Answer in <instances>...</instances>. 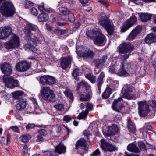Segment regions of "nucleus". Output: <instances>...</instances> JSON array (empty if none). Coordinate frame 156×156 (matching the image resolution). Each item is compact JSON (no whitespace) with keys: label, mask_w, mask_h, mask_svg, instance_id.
Segmentation results:
<instances>
[{"label":"nucleus","mask_w":156,"mask_h":156,"mask_svg":"<svg viewBox=\"0 0 156 156\" xmlns=\"http://www.w3.org/2000/svg\"><path fill=\"white\" fill-rule=\"evenodd\" d=\"M120 58L122 60L120 65V69L117 74L119 76H127L129 75L128 72L129 63L126 60L131 55L130 53L135 49L134 45L130 43H124L119 47Z\"/></svg>","instance_id":"obj_1"},{"label":"nucleus","mask_w":156,"mask_h":156,"mask_svg":"<svg viewBox=\"0 0 156 156\" xmlns=\"http://www.w3.org/2000/svg\"><path fill=\"white\" fill-rule=\"evenodd\" d=\"M1 69L5 75L3 76V81L8 88H13L19 86L18 81L9 76L12 73V70L9 63H5L1 66Z\"/></svg>","instance_id":"obj_2"},{"label":"nucleus","mask_w":156,"mask_h":156,"mask_svg":"<svg viewBox=\"0 0 156 156\" xmlns=\"http://www.w3.org/2000/svg\"><path fill=\"white\" fill-rule=\"evenodd\" d=\"M80 94V99L81 101H89L91 96V92L90 86L84 82H79L77 84L76 89Z\"/></svg>","instance_id":"obj_3"},{"label":"nucleus","mask_w":156,"mask_h":156,"mask_svg":"<svg viewBox=\"0 0 156 156\" xmlns=\"http://www.w3.org/2000/svg\"><path fill=\"white\" fill-rule=\"evenodd\" d=\"M86 34L90 38L93 39L94 43L95 45L100 46L101 44H104L105 37L98 27H94L90 31H87Z\"/></svg>","instance_id":"obj_4"},{"label":"nucleus","mask_w":156,"mask_h":156,"mask_svg":"<svg viewBox=\"0 0 156 156\" xmlns=\"http://www.w3.org/2000/svg\"><path fill=\"white\" fill-rule=\"evenodd\" d=\"M38 27L37 26L28 23L25 28L23 29L25 36V38L28 41H31L34 44H36L39 42L37 37L34 34L31 33L30 30L35 31L37 30Z\"/></svg>","instance_id":"obj_5"},{"label":"nucleus","mask_w":156,"mask_h":156,"mask_svg":"<svg viewBox=\"0 0 156 156\" xmlns=\"http://www.w3.org/2000/svg\"><path fill=\"white\" fill-rule=\"evenodd\" d=\"M0 11L2 15L6 17L12 16L15 12L13 5L9 2H5L3 3L1 6Z\"/></svg>","instance_id":"obj_6"},{"label":"nucleus","mask_w":156,"mask_h":156,"mask_svg":"<svg viewBox=\"0 0 156 156\" xmlns=\"http://www.w3.org/2000/svg\"><path fill=\"white\" fill-rule=\"evenodd\" d=\"M41 96L44 100L51 102H54L56 101V95L54 91L49 87H44L41 90Z\"/></svg>","instance_id":"obj_7"},{"label":"nucleus","mask_w":156,"mask_h":156,"mask_svg":"<svg viewBox=\"0 0 156 156\" xmlns=\"http://www.w3.org/2000/svg\"><path fill=\"white\" fill-rule=\"evenodd\" d=\"M99 23L105 28L109 35L113 34L114 29L113 24L112 21L107 16H102L99 21Z\"/></svg>","instance_id":"obj_8"},{"label":"nucleus","mask_w":156,"mask_h":156,"mask_svg":"<svg viewBox=\"0 0 156 156\" xmlns=\"http://www.w3.org/2000/svg\"><path fill=\"white\" fill-rule=\"evenodd\" d=\"M137 104L139 115L142 117H145L150 112L149 105L145 101H139Z\"/></svg>","instance_id":"obj_9"},{"label":"nucleus","mask_w":156,"mask_h":156,"mask_svg":"<svg viewBox=\"0 0 156 156\" xmlns=\"http://www.w3.org/2000/svg\"><path fill=\"white\" fill-rule=\"evenodd\" d=\"M20 44L19 37L14 34H12L10 40L5 44V47L8 49L17 48Z\"/></svg>","instance_id":"obj_10"},{"label":"nucleus","mask_w":156,"mask_h":156,"mask_svg":"<svg viewBox=\"0 0 156 156\" xmlns=\"http://www.w3.org/2000/svg\"><path fill=\"white\" fill-rule=\"evenodd\" d=\"M137 21V18L135 16H133L125 21L121 28V31L124 32L133 26Z\"/></svg>","instance_id":"obj_11"},{"label":"nucleus","mask_w":156,"mask_h":156,"mask_svg":"<svg viewBox=\"0 0 156 156\" xmlns=\"http://www.w3.org/2000/svg\"><path fill=\"white\" fill-rule=\"evenodd\" d=\"M132 88L128 85H125L122 90V97L128 99H131L133 98H136V94H132L131 92L132 91Z\"/></svg>","instance_id":"obj_12"},{"label":"nucleus","mask_w":156,"mask_h":156,"mask_svg":"<svg viewBox=\"0 0 156 156\" xmlns=\"http://www.w3.org/2000/svg\"><path fill=\"white\" fill-rule=\"evenodd\" d=\"M12 34V30L9 26H5L0 28V39H4Z\"/></svg>","instance_id":"obj_13"},{"label":"nucleus","mask_w":156,"mask_h":156,"mask_svg":"<svg viewBox=\"0 0 156 156\" xmlns=\"http://www.w3.org/2000/svg\"><path fill=\"white\" fill-rule=\"evenodd\" d=\"M101 147L105 151L112 152L117 149L116 147L108 142H106L104 139H102L101 140Z\"/></svg>","instance_id":"obj_14"},{"label":"nucleus","mask_w":156,"mask_h":156,"mask_svg":"<svg viewBox=\"0 0 156 156\" xmlns=\"http://www.w3.org/2000/svg\"><path fill=\"white\" fill-rule=\"evenodd\" d=\"M30 63L26 61H20L16 65L17 70L19 72H25L27 71L30 68Z\"/></svg>","instance_id":"obj_15"},{"label":"nucleus","mask_w":156,"mask_h":156,"mask_svg":"<svg viewBox=\"0 0 156 156\" xmlns=\"http://www.w3.org/2000/svg\"><path fill=\"white\" fill-rule=\"evenodd\" d=\"M142 30V26L140 25L137 26L128 35L126 39L127 40L131 41L134 39L137 35L141 32Z\"/></svg>","instance_id":"obj_16"},{"label":"nucleus","mask_w":156,"mask_h":156,"mask_svg":"<svg viewBox=\"0 0 156 156\" xmlns=\"http://www.w3.org/2000/svg\"><path fill=\"white\" fill-rule=\"evenodd\" d=\"M108 58L107 55H104L100 59L97 58L93 60V62L95 67L99 70L98 72H95V73L97 74L99 72L100 70L99 68L100 67L102 66L106 62Z\"/></svg>","instance_id":"obj_17"},{"label":"nucleus","mask_w":156,"mask_h":156,"mask_svg":"<svg viewBox=\"0 0 156 156\" xmlns=\"http://www.w3.org/2000/svg\"><path fill=\"white\" fill-rule=\"evenodd\" d=\"M72 60V58L69 56L62 57L60 62L61 66L64 69H66L71 64Z\"/></svg>","instance_id":"obj_18"},{"label":"nucleus","mask_w":156,"mask_h":156,"mask_svg":"<svg viewBox=\"0 0 156 156\" xmlns=\"http://www.w3.org/2000/svg\"><path fill=\"white\" fill-rule=\"evenodd\" d=\"M76 52L78 55L80 57L92 58L94 55V53L92 50L88 48L85 50L83 52L77 51V50H76Z\"/></svg>","instance_id":"obj_19"},{"label":"nucleus","mask_w":156,"mask_h":156,"mask_svg":"<svg viewBox=\"0 0 156 156\" xmlns=\"http://www.w3.org/2000/svg\"><path fill=\"white\" fill-rule=\"evenodd\" d=\"M118 130V128L116 126H112L108 128V130L104 133L105 137H109L115 135Z\"/></svg>","instance_id":"obj_20"},{"label":"nucleus","mask_w":156,"mask_h":156,"mask_svg":"<svg viewBox=\"0 0 156 156\" xmlns=\"http://www.w3.org/2000/svg\"><path fill=\"white\" fill-rule=\"evenodd\" d=\"M26 106V101L23 98L19 99L17 100L16 104V107L18 110L21 111L24 109Z\"/></svg>","instance_id":"obj_21"},{"label":"nucleus","mask_w":156,"mask_h":156,"mask_svg":"<svg viewBox=\"0 0 156 156\" xmlns=\"http://www.w3.org/2000/svg\"><path fill=\"white\" fill-rule=\"evenodd\" d=\"M145 41L147 43H151L156 42V34L150 33L147 35L145 38Z\"/></svg>","instance_id":"obj_22"},{"label":"nucleus","mask_w":156,"mask_h":156,"mask_svg":"<svg viewBox=\"0 0 156 156\" xmlns=\"http://www.w3.org/2000/svg\"><path fill=\"white\" fill-rule=\"evenodd\" d=\"M87 144L86 141L85 139L84 138H81L76 142V149H78L79 148V147L80 146L83 147L84 149H85L87 147Z\"/></svg>","instance_id":"obj_23"},{"label":"nucleus","mask_w":156,"mask_h":156,"mask_svg":"<svg viewBox=\"0 0 156 156\" xmlns=\"http://www.w3.org/2000/svg\"><path fill=\"white\" fill-rule=\"evenodd\" d=\"M105 77L104 73L103 72H102L101 73L97 80V86H98V90H99V92H101V85L103 83V79Z\"/></svg>","instance_id":"obj_24"},{"label":"nucleus","mask_w":156,"mask_h":156,"mask_svg":"<svg viewBox=\"0 0 156 156\" xmlns=\"http://www.w3.org/2000/svg\"><path fill=\"white\" fill-rule=\"evenodd\" d=\"M55 150V152L61 154L62 153H64L66 152V148L65 146L62 144L61 143H60L58 145L56 146Z\"/></svg>","instance_id":"obj_25"},{"label":"nucleus","mask_w":156,"mask_h":156,"mask_svg":"<svg viewBox=\"0 0 156 156\" xmlns=\"http://www.w3.org/2000/svg\"><path fill=\"white\" fill-rule=\"evenodd\" d=\"M128 150L129 151L138 153L140 151L138 147L133 143L130 144L127 147Z\"/></svg>","instance_id":"obj_26"},{"label":"nucleus","mask_w":156,"mask_h":156,"mask_svg":"<svg viewBox=\"0 0 156 156\" xmlns=\"http://www.w3.org/2000/svg\"><path fill=\"white\" fill-rule=\"evenodd\" d=\"M121 98H119L118 99L114 100L112 105V107L114 110L118 111V108H120V105H121Z\"/></svg>","instance_id":"obj_27"},{"label":"nucleus","mask_w":156,"mask_h":156,"mask_svg":"<svg viewBox=\"0 0 156 156\" xmlns=\"http://www.w3.org/2000/svg\"><path fill=\"white\" fill-rule=\"evenodd\" d=\"M152 15L149 13L141 14L140 17L142 21L146 22L149 20L151 18Z\"/></svg>","instance_id":"obj_28"},{"label":"nucleus","mask_w":156,"mask_h":156,"mask_svg":"<svg viewBox=\"0 0 156 156\" xmlns=\"http://www.w3.org/2000/svg\"><path fill=\"white\" fill-rule=\"evenodd\" d=\"M49 16L48 15L45 13H42L40 14L38 18L39 22L46 21L48 20Z\"/></svg>","instance_id":"obj_29"},{"label":"nucleus","mask_w":156,"mask_h":156,"mask_svg":"<svg viewBox=\"0 0 156 156\" xmlns=\"http://www.w3.org/2000/svg\"><path fill=\"white\" fill-rule=\"evenodd\" d=\"M127 127L129 130L133 133L136 131V128L135 125L131 120H129L127 123Z\"/></svg>","instance_id":"obj_30"},{"label":"nucleus","mask_w":156,"mask_h":156,"mask_svg":"<svg viewBox=\"0 0 156 156\" xmlns=\"http://www.w3.org/2000/svg\"><path fill=\"white\" fill-rule=\"evenodd\" d=\"M63 93L67 97L73 100L74 99L73 96L70 90L68 87H66L65 90L63 91Z\"/></svg>","instance_id":"obj_31"},{"label":"nucleus","mask_w":156,"mask_h":156,"mask_svg":"<svg viewBox=\"0 0 156 156\" xmlns=\"http://www.w3.org/2000/svg\"><path fill=\"white\" fill-rule=\"evenodd\" d=\"M112 90L111 88L107 87L102 94V98L105 99L108 98L112 93Z\"/></svg>","instance_id":"obj_32"},{"label":"nucleus","mask_w":156,"mask_h":156,"mask_svg":"<svg viewBox=\"0 0 156 156\" xmlns=\"http://www.w3.org/2000/svg\"><path fill=\"white\" fill-rule=\"evenodd\" d=\"M118 66L116 64H112L109 67V71L112 73L117 74Z\"/></svg>","instance_id":"obj_33"},{"label":"nucleus","mask_w":156,"mask_h":156,"mask_svg":"<svg viewBox=\"0 0 156 156\" xmlns=\"http://www.w3.org/2000/svg\"><path fill=\"white\" fill-rule=\"evenodd\" d=\"M88 114L87 111H83L79 114L77 118L79 120L84 119L86 118Z\"/></svg>","instance_id":"obj_34"},{"label":"nucleus","mask_w":156,"mask_h":156,"mask_svg":"<svg viewBox=\"0 0 156 156\" xmlns=\"http://www.w3.org/2000/svg\"><path fill=\"white\" fill-rule=\"evenodd\" d=\"M53 107L58 111L62 112L64 110V105L62 103H59L54 105Z\"/></svg>","instance_id":"obj_35"},{"label":"nucleus","mask_w":156,"mask_h":156,"mask_svg":"<svg viewBox=\"0 0 156 156\" xmlns=\"http://www.w3.org/2000/svg\"><path fill=\"white\" fill-rule=\"evenodd\" d=\"M72 75L74 78L77 81L79 80V69H75L72 72Z\"/></svg>","instance_id":"obj_36"},{"label":"nucleus","mask_w":156,"mask_h":156,"mask_svg":"<svg viewBox=\"0 0 156 156\" xmlns=\"http://www.w3.org/2000/svg\"><path fill=\"white\" fill-rule=\"evenodd\" d=\"M47 82H48V85H50L55 84L56 82L54 77L47 75Z\"/></svg>","instance_id":"obj_37"},{"label":"nucleus","mask_w":156,"mask_h":156,"mask_svg":"<svg viewBox=\"0 0 156 156\" xmlns=\"http://www.w3.org/2000/svg\"><path fill=\"white\" fill-rule=\"evenodd\" d=\"M23 94V93L22 91H16L12 93V95L14 98L16 99H18L20 96Z\"/></svg>","instance_id":"obj_38"},{"label":"nucleus","mask_w":156,"mask_h":156,"mask_svg":"<svg viewBox=\"0 0 156 156\" xmlns=\"http://www.w3.org/2000/svg\"><path fill=\"white\" fill-rule=\"evenodd\" d=\"M40 82L44 85H48L47 82V75H44L41 77L40 79Z\"/></svg>","instance_id":"obj_39"},{"label":"nucleus","mask_w":156,"mask_h":156,"mask_svg":"<svg viewBox=\"0 0 156 156\" xmlns=\"http://www.w3.org/2000/svg\"><path fill=\"white\" fill-rule=\"evenodd\" d=\"M92 83H94L96 81V78L94 76L88 74L85 76Z\"/></svg>","instance_id":"obj_40"},{"label":"nucleus","mask_w":156,"mask_h":156,"mask_svg":"<svg viewBox=\"0 0 156 156\" xmlns=\"http://www.w3.org/2000/svg\"><path fill=\"white\" fill-rule=\"evenodd\" d=\"M59 11L61 13H63L64 15L68 14L70 13L69 10L67 8L64 7L60 8Z\"/></svg>","instance_id":"obj_41"},{"label":"nucleus","mask_w":156,"mask_h":156,"mask_svg":"<svg viewBox=\"0 0 156 156\" xmlns=\"http://www.w3.org/2000/svg\"><path fill=\"white\" fill-rule=\"evenodd\" d=\"M68 30H61L60 29H57L55 31V33L58 35H60L63 34L67 32Z\"/></svg>","instance_id":"obj_42"},{"label":"nucleus","mask_w":156,"mask_h":156,"mask_svg":"<svg viewBox=\"0 0 156 156\" xmlns=\"http://www.w3.org/2000/svg\"><path fill=\"white\" fill-rule=\"evenodd\" d=\"M30 136L29 135H24L20 137L21 140L24 143L28 142Z\"/></svg>","instance_id":"obj_43"},{"label":"nucleus","mask_w":156,"mask_h":156,"mask_svg":"<svg viewBox=\"0 0 156 156\" xmlns=\"http://www.w3.org/2000/svg\"><path fill=\"white\" fill-rule=\"evenodd\" d=\"M34 5L33 3L30 1L26 0L24 3V5L26 8H28Z\"/></svg>","instance_id":"obj_44"},{"label":"nucleus","mask_w":156,"mask_h":156,"mask_svg":"<svg viewBox=\"0 0 156 156\" xmlns=\"http://www.w3.org/2000/svg\"><path fill=\"white\" fill-rule=\"evenodd\" d=\"M30 13L33 15L37 16L38 13L37 9L34 7L32 8L30 10Z\"/></svg>","instance_id":"obj_45"},{"label":"nucleus","mask_w":156,"mask_h":156,"mask_svg":"<svg viewBox=\"0 0 156 156\" xmlns=\"http://www.w3.org/2000/svg\"><path fill=\"white\" fill-rule=\"evenodd\" d=\"M69 21L71 22H73L75 21V19L73 13H69L68 14Z\"/></svg>","instance_id":"obj_46"},{"label":"nucleus","mask_w":156,"mask_h":156,"mask_svg":"<svg viewBox=\"0 0 156 156\" xmlns=\"http://www.w3.org/2000/svg\"><path fill=\"white\" fill-rule=\"evenodd\" d=\"M138 146L141 149L145 150L146 147L145 144L142 141H139L138 142Z\"/></svg>","instance_id":"obj_47"},{"label":"nucleus","mask_w":156,"mask_h":156,"mask_svg":"<svg viewBox=\"0 0 156 156\" xmlns=\"http://www.w3.org/2000/svg\"><path fill=\"white\" fill-rule=\"evenodd\" d=\"M72 117L71 116L69 115H66L64 116L63 120L66 121L67 123H68L72 120Z\"/></svg>","instance_id":"obj_48"},{"label":"nucleus","mask_w":156,"mask_h":156,"mask_svg":"<svg viewBox=\"0 0 156 156\" xmlns=\"http://www.w3.org/2000/svg\"><path fill=\"white\" fill-rule=\"evenodd\" d=\"M86 110L85 111H87L88 112L89 111H91L92 110L93 108V106L92 104L90 103H87L86 106Z\"/></svg>","instance_id":"obj_49"},{"label":"nucleus","mask_w":156,"mask_h":156,"mask_svg":"<svg viewBox=\"0 0 156 156\" xmlns=\"http://www.w3.org/2000/svg\"><path fill=\"white\" fill-rule=\"evenodd\" d=\"M100 154V152L99 149H97L91 154L90 156H97L99 155Z\"/></svg>","instance_id":"obj_50"},{"label":"nucleus","mask_w":156,"mask_h":156,"mask_svg":"<svg viewBox=\"0 0 156 156\" xmlns=\"http://www.w3.org/2000/svg\"><path fill=\"white\" fill-rule=\"evenodd\" d=\"M99 2L106 7H108L109 5V3L106 0H100Z\"/></svg>","instance_id":"obj_51"},{"label":"nucleus","mask_w":156,"mask_h":156,"mask_svg":"<svg viewBox=\"0 0 156 156\" xmlns=\"http://www.w3.org/2000/svg\"><path fill=\"white\" fill-rule=\"evenodd\" d=\"M38 132L41 135L45 136L47 133V131L44 129L39 130Z\"/></svg>","instance_id":"obj_52"},{"label":"nucleus","mask_w":156,"mask_h":156,"mask_svg":"<svg viewBox=\"0 0 156 156\" xmlns=\"http://www.w3.org/2000/svg\"><path fill=\"white\" fill-rule=\"evenodd\" d=\"M10 128L12 129L13 131L17 133L20 132V130L18 127L16 126H11Z\"/></svg>","instance_id":"obj_53"},{"label":"nucleus","mask_w":156,"mask_h":156,"mask_svg":"<svg viewBox=\"0 0 156 156\" xmlns=\"http://www.w3.org/2000/svg\"><path fill=\"white\" fill-rule=\"evenodd\" d=\"M35 126L34 124H29L26 127L27 130L30 129L31 128H34Z\"/></svg>","instance_id":"obj_54"},{"label":"nucleus","mask_w":156,"mask_h":156,"mask_svg":"<svg viewBox=\"0 0 156 156\" xmlns=\"http://www.w3.org/2000/svg\"><path fill=\"white\" fill-rule=\"evenodd\" d=\"M37 139L36 140V141L37 142H42L43 141V138L41 136V135H37Z\"/></svg>","instance_id":"obj_55"},{"label":"nucleus","mask_w":156,"mask_h":156,"mask_svg":"<svg viewBox=\"0 0 156 156\" xmlns=\"http://www.w3.org/2000/svg\"><path fill=\"white\" fill-rule=\"evenodd\" d=\"M29 50L31 51L32 52H34L37 51L36 48L33 45L29 46L28 47Z\"/></svg>","instance_id":"obj_56"},{"label":"nucleus","mask_w":156,"mask_h":156,"mask_svg":"<svg viewBox=\"0 0 156 156\" xmlns=\"http://www.w3.org/2000/svg\"><path fill=\"white\" fill-rule=\"evenodd\" d=\"M32 101L35 106V108H37L38 106V104L36 99L34 98H32Z\"/></svg>","instance_id":"obj_57"},{"label":"nucleus","mask_w":156,"mask_h":156,"mask_svg":"<svg viewBox=\"0 0 156 156\" xmlns=\"http://www.w3.org/2000/svg\"><path fill=\"white\" fill-rule=\"evenodd\" d=\"M1 93L2 95V94H4L2 96V98H3L4 99H7L8 94H7L4 91L1 92Z\"/></svg>","instance_id":"obj_58"},{"label":"nucleus","mask_w":156,"mask_h":156,"mask_svg":"<svg viewBox=\"0 0 156 156\" xmlns=\"http://www.w3.org/2000/svg\"><path fill=\"white\" fill-rule=\"evenodd\" d=\"M68 23L66 22H58L57 23V24L59 26H64Z\"/></svg>","instance_id":"obj_59"},{"label":"nucleus","mask_w":156,"mask_h":156,"mask_svg":"<svg viewBox=\"0 0 156 156\" xmlns=\"http://www.w3.org/2000/svg\"><path fill=\"white\" fill-rule=\"evenodd\" d=\"M66 128L67 131V134L68 135L70 133H72V131L69 129L66 126H65L64 125H63Z\"/></svg>","instance_id":"obj_60"},{"label":"nucleus","mask_w":156,"mask_h":156,"mask_svg":"<svg viewBox=\"0 0 156 156\" xmlns=\"http://www.w3.org/2000/svg\"><path fill=\"white\" fill-rule=\"evenodd\" d=\"M38 9L42 12L44 11V8L43 6L42 5H39L38 6Z\"/></svg>","instance_id":"obj_61"},{"label":"nucleus","mask_w":156,"mask_h":156,"mask_svg":"<svg viewBox=\"0 0 156 156\" xmlns=\"http://www.w3.org/2000/svg\"><path fill=\"white\" fill-rule=\"evenodd\" d=\"M65 15H63V16H61V17L58 18L59 20H62V21L65 20L66 19L65 17Z\"/></svg>","instance_id":"obj_62"},{"label":"nucleus","mask_w":156,"mask_h":156,"mask_svg":"<svg viewBox=\"0 0 156 156\" xmlns=\"http://www.w3.org/2000/svg\"><path fill=\"white\" fill-rule=\"evenodd\" d=\"M24 152L26 153H27L28 151V147L26 145H25L23 147Z\"/></svg>","instance_id":"obj_63"},{"label":"nucleus","mask_w":156,"mask_h":156,"mask_svg":"<svg viewBox=\"0 0 156 156\" xmlns=\"http://www.w3.org/2000/svg\"><path fill=\"white\" fill-rule=\"evenodd\" d=\"M115 119H116L120 120L122 118L120 115H117L115 117Z\"/></svg>","instance_id":"obj_64"}]
</instances>
